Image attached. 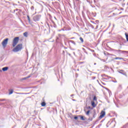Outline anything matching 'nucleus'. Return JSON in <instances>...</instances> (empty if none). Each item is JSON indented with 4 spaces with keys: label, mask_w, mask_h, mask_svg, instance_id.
I'll return each instance as SVG.
<instances>
[{
    "label": "nucleus",
    "mask_w": 128,
    "mask_h": 128,
    "mask_svg": "<svg viewBox=\"0 0 128 128\" xmlns=\"http://www.w3.org/2000/svg\"><path fill=\"white\" fill-rule=\"evenodd\" d=\"M22 44H20L16 46L15 48H14L12 50V52H20V50H22Z\"/></svg>",
    "instance_id": "f257e3e1"
},
{
    "label": "nucleus",
    "mask_w": 128,
    "mask_h": 128,
    "mask_svg": "<svg viewBox=\"0 0 128 128\" xmlns=\"http://www.w3.org/2000/svg\"><path fill=\"white\" fill-rule=\"evenodd\" d=\"M19 40H20V38L18 37H16L14 38L12 40V44L13 48H14V46H16L18 44Z\"/></svg>",
    "instance_id": "f03ea898"
},
{
    "label": "nucleus",
    "mask_w": 128,
    "mask_h": 128,
    "mask_svg": "<svg viewBox=\"0 0 128 128\" xmlns=\"http://www.w3.org/2000/svg\"><path fill=\"white\" fill-rule=\"evenodd\" d=\"M8 38H6V39H4L2 42V46L4 47L6 46V44H8Z\"/></svg>",
    "instance_id": "7ed1b4c3"
},
{
    "label": "nucleus",
    "mask_w": 128,
    "mask_h": 128,
    "mask_svg": "<svg viewBox=\"0 0 128 128\" xmlns=\"http://www.w3.org/2000/svg\"><path fill=\"white\" fill-rule=\"evenodd\" d=\"M40 15H36L34 17V22H38L40 20Z\"/></svg>",
    "instance_id": "20e7f679"
},
{
    "label": "nucleus",
    "mask_w": 128,
    "mask_h": 128,
    "mask_svg": "<svg viewBox=\"0 0 128 128\" xmlns=\"http://www.w3.org/2000/svg\"><path fill=\"white\" fill-rule=\"evenodd\" d=\"M100 118H104V116H106V112L104 111V110H102L101 112H100Z\"/></svg>",
    "instance_id": "39448f33"
},
{
    "label": "nucleus",
    "mask_w": 128,
    "mask_h": 128,
    "mask_svg": "<svg viewBox=\"0 0 128 128\" xmlns=\"http://www.w3.org/2000/svg\"><path fill=\"white\" fill-rule=\"evenodd\" d=\"M90 104L92 108H96V104L94 102V100L91 101Z\"/></svg>",
    "instance_id": "423d86ee"
},
{
    "label": "nucleus",
    "mask_w": 128,
    "mask_h": 128,
    "mask_svg": "<svg viewBox=\"0 0 128 128\" xmlns=\"http://www.w3.org/2000/svg\"><path fill=\"white\" fill-rule=\"evenodd\" d=\"M120 74H124V76H126V72L124 70H120L119 72Z\"/></svg>",
    "instance_id": "0eeeda50"
},
{
    "label": "nucleus",
    "mask_w": 128,
    "mask_h": 128,
    "mask_svg": "<svg viewBox=\"0 0 128 128\" xmlns=\"http://www.w3.org/2000/svg\"><path fill=\"white\" fill-rule=\"evenodd\" d=\"M79 118H80V120H85V118H84V116H80V115H79L78 116Z\"/></svg>",
    "instance_id": "6e6552de"
},
{
    "label": "nucleus",
    "mask_w": 128,
    "mask_h": 128,
    "mask_svg": "<svg viewBox=\"0 0 128 128\" xmlns=\"http://www.w3.org/2000/svg\"><path fill=\"white\" fill-rule=\"evenodd\" d=\"M8 70V67H4L2 68V70H3V72H6Z\"/></svg>",
    "instance_id": "1a4fd4ad"
},
{
    "label": "nucleus",
    "mask_w": 128,
    "mask_h": 128,
    "mask_svg": "<svg viewBox=\"0 0 128 128\" xmlns=\"http://www.w3.org/2000/svg\"><path fill=\"white\" fill-rule=\"evenodd\" d=\"M30 78V76H29L27 77H25V78H24L22 79V80H28V78Z\"/></svg>",
    "instance_id": "9d476101"
},
{
    "label": "nucleus",
    "mask_w": 128,
    "mask_h": 128,
    "mask_svg": "<svg viewBox=\"0 0 128 128\" xmlns=\"http://www.w3.org/2000/svg\"><path fill=\"white\" fill-rule=\"evenodd\" d=\"M9 92V94H12V92H14V90L11 89L8 90Z\"/></svg>",
    "instance_id": "9b49d317"
},
{
    "label": "nucleus",
    "mask_w": 128,
    "mask_h": 128,
    "mask_svg": "<svg viewBox=\"0 0 128 128\" xmlns=\"http://www.w3.org/2000/svg\"><path fill=\"white\" fill-rule=\"evenodd\" d=\"M28 32H25L23 34V35L24 36H25V38H28Z\"/></svg>",
    "instance_id": "f8f14e48"
},
{
    "label": "nucleus",
    "mask_w": 128,
    "mask_h": 128,
    "mask_svg": "<svg viewBox=\"0 0 128 128\" xmlns=\"http://www.w3.org/2000/svg\"><path fill=\"white\" fill-rule=\"evenodd\" d=\"M46 102H43L41 103L42 106H46Z\"/></svg>",
    "instance_id": "ddd939ff"
},
{
    "label": "nucleus",
    "mask_w": 128,
    "mask_h": 128,
    "mask_svg": "<svg viewBox=\"0 0 128 128\" xmlns=\"http://www.w3.org/2000/svg\"><path fill=\"white\" fill-rule=\"evenodd\" d=\"M98 99L96 98V96H94L93 98V101L94 102H97Z\"/></svg>",
    "instance_id": "4468645a"
},
{
    "label": "nucleus",
    "mask_w": 128,
    "mask_h": 128,
    "mask_svg": "<svg viewBox=\"0 0 128 128\" xmlns=\"http://www.w3.org/2000/svg\"><path fill=\"white\" fill-rule=\"evenodd\" d=\"M125 36H126V40L128 42V34L127 33H125Z\"/></svg>",
    "instance_id": "2eb2a0df"
},
{
    "label": "nucleus",
    "mask_w": 128,
    "mask_h": 128,
    "mask_svg": "<svg viewBox=\"0 0 128 128\" xmlns=\"http://www.w3.org/2000/svg\"><path fill=\"white\" fill-rule=\"evenodd\" d=\"M115 60H124V58L118 57V58H116Z\"/></svg>",
    "instance_id": "dca6fc26"
},
{
    "label": "nucleus",
    "mask_w": 128,
    "mask_h": 128,
    "mask_svg": "<svg viewBox=\"0 0 128 128\" xmlns=\"http://www.w3.org/2000/svg\"><path fill=\"white\" fill-rule=\"evenodd\" d=\"M90 110H88V111H87L86 112V116H88L90 114Z\"/></svg>",
    "instance_id": "f3484780"
},
{
    "label": "nucleus",
    "mask_w": 128,
    "mask_h": 128,
    "mask_svg": "<svg viewBox=\"0 0 128 128\" xmlns=\"http://www.w3.org/2000/svg\"><path fill=\"white\" fill-rule=\"evenodd\" d=\"M80 40L82 42H84V39L80 37Z\"/></svg>",
    "instance_id": "a211bd4d"
},
{
    "label": "nucleus",
    "mask_w": 128,
    "mask_h": 128,
    "mask_svg": "<svg viewBox=\"0 0 128 128\" xmlns=\"http://www.w3.org/2000/svg\"><path fill=\"white\" fill-rule=\"evenodd\" d=\"M70 42H72V44H74V46H76V42H74V40H71Z\"/></svg>",
    "instance_id": "6ab92c4d"
},
{
    "label": "nucleus",
    "mask_w": 128,
    "mask_h": 128,
    "mask_svg": "<svg viewBox=\"0 0 128 128\" xmlns=\"http://www.w3.org/2000/svg\"><path fill=\"white\" fill-rule=\"evenodd\" d=\"M122 52H124V54H128V51H122Z\"/></svg>",
    "instance_id": "aec40b11"
},
{
    "label": "nucleus",
    "mask_w": 128,
    "mask_h": 128,
    "mask_svg": "<svg viewBox=\"0 0 128 128\" xmlns=\"http://www.w3.org/2000/svg\"><path fill=\"white\" fill-rule=\"evenodd\" d=\"M27 18H28V22H30V16H27Z\"/></svg>",
    "instance_id": "412c9836"
},
{
    "label": "nucleus",
    "mask_w": 128,
    "mask_h": 128,
    "mask_svg": "<svg viewBox=\"0 0 128 128\" xmlns=\"http://www.w3.org/2000/svg\"><path fill=\"white\" fill-rule=\"evenodd\" d=\"M6 100V99H0V102H4Z\"/></svg>",
    "instance_id": "4be33fe9"
},
{
    "label": "nucleus",
    "mask_w": 128,
    "mask_h": 128,
    "mask_svg": "<svg viewBox=\"0 0 128 128\" xmlns=\"http://www.w3.org/2000/svg\"><path fill=\"white\" fill-rule=\"evenodd\" d=\"M30 8L32 10H34V6H32Z\"/></svg>",
    "instance_id": "5701e85b"
},
{
    "label": "nucleus",
    "mask_w": 128,
    "mask_h": 128,
    "mask_svg": "<svg viewBox=\"0 0 128 128\" xmlns=\"http://www.w3.org/2000/svg\"><path fill=\"white\" fill-rule=\"evenodd\" d=\"M74 120H78V116H74Z\"/></svg>",
    "instance_id": "b1692460"
},
{
    "label": "nucleus",
    "mask_w": 128,
    "mask_h": 128,
    "mask_svg": "<svg viewBox=\"0 0 128 128\" xmlns=\"http://www.w3.org/2000/svg\"><path fill=\"white\" fill-rule=\"evenodd\" d=\"M2 72V70H0V72Z\"/></svg>",
    "instance_id": "393cba45"
},
{
    "label": "nucleus",
    "mask_w": 128,
    "mask_h": 128,
    "mask_svg": "<svg viewBox=\"0 0 128 128\" xmlns=\"http://www.w3.org/2000/svg\"><path fill=\"white\" fill-rule=\"evenodd\" d=\"M17 94H22V93H17Z\"/></svg>",
    "instance_id": "a878e982"
},
{
    "label": "nucleus",
    "mask_w": 128,
    "mask_h": 128,
    "mask_svg": "<svg viewBox=\"0 0 128 128\" xmlns=\"http://www.w3.org/2000/svg\"><path fill=\"white\" fill-rule=\"evenodd\" d=\"M88 108H90V106H88Z\"/></svg>",
    "instance_id": "bb28decb"
},
{
    "label": "nucleus",
    "mask_w": 128,
    "mask_h": 128,
    "mask_svg": "<svg viewBox=\"0 0 128 128\" xmlns=\"http://www.w3.org/2000/svg\"><path fill=\"white\" fill-rule=\"evenodd\" d=\"M94 66H96V63H94Z\"/></svg>",
    "instance_id": "cd10ccee"
},
{
    "label": "nucleus",
    "mask_w": 128,
    "mask_h": 128,
    "mask_svg": "<svg viewBox=\"0 0 128 128\" xmlns=\"http://www.w3.org/2000/svg\"><path fill=\"white\" fill-rule=\"evenodd\" d=\"M92 52H94V50H92Z\"/></svg>",
    "instance_id": "c85d7f7f"
},
{
    "label": "nucleus",
    "mask_w": 128,
    "mask_h": 128,
    "mask_svg": "<svg viewBox=\"0 0 128 128\" xmlns=\"http://www.w3.org/2000/svg\"><path fill=\"white\" fill-rule=\"evenodd\" d=\"M104 80H108V78H104Z\"/></svg>",
    "instance_id": "c756f323"
},
{
    "label": "nucleus",
    "mask_w": 128,
    "mask_h": 128,
    "mask_svg": "<svg viewBox=\"0 0 128 128\" xmlns=\"http://www.w3.org/2000/svg\"><path fill=\"white\" fill-rule=\"evenodd\" d=\"M102 84H104V83H102Z\"/></svg>",
    "instance_id": "7c9ffc66"
}]
</instances>
